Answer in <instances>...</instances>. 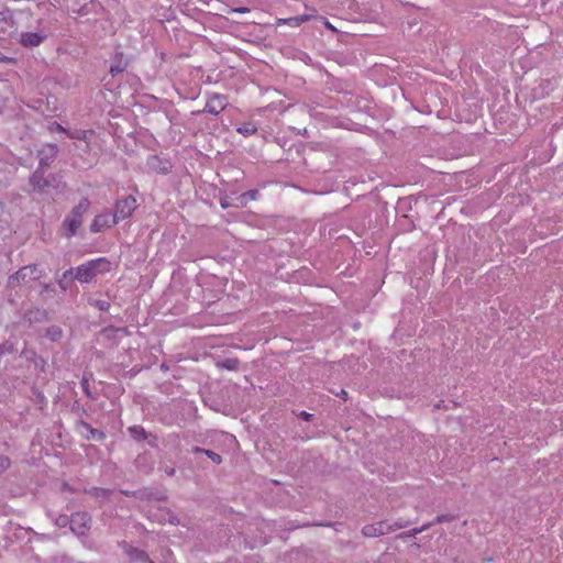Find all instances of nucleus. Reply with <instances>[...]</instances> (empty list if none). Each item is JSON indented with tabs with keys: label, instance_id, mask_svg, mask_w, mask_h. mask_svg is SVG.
<instances>
[{
	"label": "nucleus",
	"instance_id": "obj_19",
	"mask_svg": "<svg viewBox=\"0 0 563 563\" xmlns=\"http://www.w3.org/2000/svg\"><path fill=\"white\" fill-rule=\"evenodd\" d=\"M316 19L321 20L328 30L332 32H338L336 27L333 24H331L325 18L317 15Z\"/></svg>",
	"mask_w": 563,
	"mask_h": 563
},
{
	"label": "nucleus",
	"instance_id": "obj_23",
	"mask_svg": "<svg viewBox=\"0 0 563 563\" xmlns=\"http://www.w3.org/2000/svg\"><path fill=\"white\" fill-rule=\"evenodd\" d=\"M37 178H38V175H37V173H35V174L32 176L31 181H32V184H33L34 188H38V189H41V186H40V185H38V183H37Z\"/></svg>",
	"mask_w": 563,
	"mask_h": 563
},
{
	"label": "nucleus",
	"instance_id": "obj_8",
	"mask_svg": "<svg viewBox=\"0 0 563 563\" xmlns=\"http://www.w3.org/2000/svg\"><path fill=\"white\" fill-rule=\"evenodd\" d=\"M117 224V219L109 214H98L95 217L90 224V231L92 233H99L104 229H109Z\"/></svg>",
	"mask_w": 563,
	"mask_h": 563
},
{
	"label": "nucleus",
	"instance_id": "obj_4",
	"mask_svg": "<svg viewBox=\"0 0 563 563\" xmlns=\"http://www.w3.org/2000/svg\"><path fill=\"white\" fill-rule=\"evenodd\" d=\"M136 199L133 196H129L124 199L118 200L114 206L113 218L117 219V223L120 220L130 218L136 209Z\"/></svg>",
	"mask_w": 563,
	"mask_h": 563
},
{
	"label": "nucleus",
	"instance_id": "obj_27",
	"mask_svg": "<svg viewBox=\"0 0 563 563\" xmlns=\"http://www.w3.org/2000/svg\"><path fill=\"white\" fill-rule=\"evenodd\" d=\"M234 11L238 13H245V12H249V9L247 8H238V9H234Z\"/></svg>",
	"mask_w": 563,
	"mask_h": 563
},
{
	"label": "nucleus",
	"instance_id": "obj_30",
	"mask_svg": "<svg viewBox=\"0 0 563 563\" xmlns=\"http://www.w3.org/2000/svg\"><path fill=\"white\" fill-rule=\"evenodd\" d=\"M59 286L63 288V289H66V286L64 285L63 280L59 282Z\"/></svg>",
	"mask_w": 563,
	"mask_h": 563
},
{
	"label": "nucleus",
	"instance_id": "obj_5",
	"mask_svg": "<svg viewBox=\"0 0 563 563\" xmlns=\"http://www.w3.org/2000/svg\"><path fill=\"white\" fill-rule=\"evenodd\" d=\"M41 277V272L36 265L24 266L9 278V284L14 286L15 283H29Z\"/></svg>",
	"mask_w": 563,
	"mask_h": 563
},
{
	"label": "nucleus",
	"instance_id": "obj_2",
	"mask_svg": "<svg viewBox=\"0 0 563 563\" xmlns=\"http://www.w3.org/2000/svg\"><path fill=\"white\" fill-rule=\"evenodd\" d=\"M90 203L89 200L84 198L79 203L73 208L70 213L65 218L63 228L65 229V235L70 238L76 234L77 230L82 223V216L88 210Z\"/></svg>",
	"mask_w": 563,
	"mask_h": 563
},
{
	"label": "nucleus",
	"instance_id": "obj_15",
	"mask_svg": "<svg viewBox=\"0 0 563 563\" xmlns=\"http://www.w3.org/2000/svg\"><path fill=\"white\" fill-rule=\"evenodd\" d=\"M130 433L136 440H141L145 438V430L139 426H134L129 428Z\"/></svg>",
	"mask_w": 563,
	"mask_h": 563
},
{
	"label": "nucleus",
	"instance_id": "obj_25",
	"mask_svg": "<svg viewBox=\"0 0 563 563\" xmlns=\"http://www.w3.org/2000/svg\"><path fill=\"white\" fill-rule=\"evenodd\" d=\"M121 71H122V68H120L118 66H111V68H110V73L112 75H115V74L121 73Z\"/></svg>",
	"mask_w": 563,
	"mask_h": 563
},
{
	"label": "nucleus",
	"instance_id": "obj_16",
	"mask_svg": "<svg viewBox=\"0 0 563 563\" xmlns=\"http://www.w3.org/2000/svg\"><path fill=\"white\" fill-rule=\"evenodd\" d=\"M196 451L203 452L208 457H210L217 464H220L222 462L221 456L218 453L213 452V451H210V450H199V449H196Z\"/></svg>",
	"mask_w": 563,
	"mask_h": 563
},
{
	"label": "nucleus",
	"instance_id": "obj_1",
	"mask_svg": "<svg viewBox=\"0 0 563 563\" xmlns=\"http://www.w3.org/2000/svg\"><path fill=\"white\" fill-rule=\"evenodd\" d=\"M111 268L112 264L107 257L95 258L79 265L76 268L74 278L82 284H86L91 282L98 275L109 273Z\"/></svg>",
	"mask_w": 563,
	"mask_h": 563
},
{
	"label": "nucleus",
	"instance_id": "obj_12",
	"mask_svg": "<svg viewBox=\"0 0 563 563\" xmlns=\"http://www.w3.org/2000/svg\"><path fill=\"white\" fill-rule=\"evenodd\" d=\"M239 361L236 358H227L217 363L218 367L225 368L229 371L238 369Z\"/></svg>",
	"mask_w": 563,
	"mask_h": 563
},
{
	"label": "nucleus",
	"instance_id": "obj_6",
	"mask_svg": "<svg viewBox=\"0 0 563 563\" xmlns=\"http://www.w3.org/2000/svg\"><path fill=\"white\" fill-rule=\"evenodd\" d=\"M228 107V99L225 96L220 93H213L207 100L203 112L211 114H219Z\"/></svg>",
	"mask_w": 563,
	"mask_h": 563
},
{
	"label": "nucleus",
	"instance_id": "obj_32",
	"mask_svg": "<svg viewBox=\"0 0 563 563\" xmlns=\"http://www.w3.org/2000/svg\"><path fill=\"white\" fill-rule=\"evenodd\" d=\"M341 396H346V391L342 390Z\"/></svg>",
	"mask_w": 563,
	"mask_h": 563
},
{
	"label": "nucleus",
	"instance_id": "obj_17",
	"mask_svg": "<svg viewBox=\"0 0 563 563\" xmlns=\"http://www.w3.org/2000/svg\"><path fill=\"white\" fill-rule=\"evenodd\" d=\"M48 130L54 133V132H64V133H67V130L62 126L59 123L57 122H54L52 123L49 126H48Z\"/></svg>",
	"mask_w": 563,
	"mask_h": 563
},
{
	"label": "nucleus",
	"instance_id": "obj_13",
	"mask_svg": "<svg viewBox=\"0 0 563 563\" xmlns=\"http://www.w3.org/2000/svg\"><path fill=\"white\" fill-rule=\"evenodd\" d=\"M238 132L244 135H253L257 132V128L253 123H246L238 128Z\"/></svg>",
	"mask_w": 563,
	"mask_h": 563
},
{
	"label": "nucleus",
	"instance_id": "obj_29",
	"mask_svg": "<svg viewBox=\"0 0 563 563\" xmlns=\"http://www.w3.org/2000/svg\"><path fill=\"white\" fill-rule=\"evenodd\" d=\"M302 417H303L306 420H308V419H309V417H310V415H309V413H307V412H302Z\"/></svg>",
	"mask_w": 563,
	"mask_h": 563
},
{
	"label": "nucleus",
	"instance_id": "obj_21",
	"mask_svg": "<svg viewBox=\"0 0 563 563\" xmlns=\"http://www.w3.org/2000/svg\"><path fill=\"white\" fill-rule=\"evenodd\" d=\"M10 466V460L7 456L0 455V467L8 468Z\"/></svg>",
	"mask_w": 563,
	"mask_h": 563
},
{
	"label": "nucleus",
	"instance_id": "obj_26",
	"mask_svg": "<svg viewBox=\"0 0 563 563\" xmlns=\"http://www.w3.org/2000/svg\"><path fill=\"white\" fill-rule=\"evenodd\" d=\"M431 525H428V526H423L419 529H413L412 532L413 534H418V533H421L422 531L427 530L428 527H430Z\"/></svg>",
	"mask_w": 563,
	"mask_h": 563
},
{
	"label": "nucleus",
	"instance_id": "obj_20",
	"mask_svg": "<svg viewBox=\"0 0 563 563\" xmlns=\"http://www.w3.org/2000/svg\"><path fill=\"white\" fill-rule=\"evenodd\" d=\"M0 63H5V64H12V65H15L16 64V59L14 57H8L5 55H3L1 52H0Z\"/></svg>",
	"mask_w": 563,
	"mask_h": 563
},
{
	"label": "nucleus",
	"instance_id": "obj_28",
	"mask_svg": "<svg viewBox=\"0 0 563 563\" xmlns=\"http://www.w3.org/2000/svg\"><path fill=\"white\" fill-rule=\"evenodd\" d=\"M73 274V269H69L67 272L64 273V278H67L68 276H70Z\"/></svg>",
	"mask_w": 563,
	"mask_h": 563
},
{
	"label": "nucleus",
	"instance_id": "obj_3",
	"mask_svg": "<svg viewBox=\"0 0 563 563\" xmlns=\"http://www.w3.org/2000/svg\"><path fill=\"white\" fill-rule=\"evenodd\" d=\"M406 527L404 522L389 523L388 521L382 520L372 525H366L362 529V534L366 538H376L387 534L391 531L398 530Z\"/></svg>",
	"mask_w": 563,
	"mask_h": 563
},
{
	"label": "nucleus",
	"instance_id": "obj_31",
	"mask_svg": "<svg viewBox=\"0 0 563 563\" xmlns=\"http://www.w3.org/2000/svg\"><path fill=\"white\" fill-rule=\"evenodd\" d=\"M493 560V558H486L485 561L486 562H490Z\"/></svg>",
	"mask_w": 563,
	"mask_h": 563
},
{
	"label": "nucleus",
	"instance_id": "obj_9",
	"mask_svg": "<svg viewBox=\"0 0 563 563\" xmlns=\"http://www.w3.org/2000/svg\"><path fill=\"white\" fill-rule=\"evenodd\" d=\"M310 11L311 12L307 13V14H301V15L286 18V19H277V24L278 25L284 24V25H288L291 27H298L302 23L308 22L310 20H314L317 18L316 10L311 9Z\"/></svg>",
	"mask_w": 563,
	"mask_h": 563
},
{
	"label": "nucleus",
	"instance_id": "obj_18",
	"mask_svg": "<svg viewBox=\"0 0 563 563\" xmlns=\"http://www.w3.org/2000/svg\"><path fill=\"white\" fill-rule=\"evenodd\" d=\"M89 493H91L96 497H106L109 495V490L103 489V488H93Z\"/></svg>",
	"mask_w": 563,
	"mask_h": 563
},
{
	"label": "nucleus",
	"instance_id": "obj_7",
	"mask_svg": "<svg viewBox=\"0 0 563 563\" xmlns=\"http://www.w3.org/2000/svg\"><path fill=\"white\" fill-rule=\"evenodd\" d=\"M90 517L87 512H76L70 518V529L77 536H84L89 529Z\"/></svg>",
	"mask_w": 563,
	"mask_h": 563
},
{
	"label": "nucleus",
	"instance_id": "obj_11",
	"mask_svg": "<svg viewBox=\"0 0 563 563\" xmlns=\"http://www.w3.org/2000/svg\"><path fill=\"white\" fill-rule=\"evenodd\" d=\"M126 553L132 562L153 563L144 551L126 545Z\"/></svg>",
	"mask_w": 563,
	"mask_h": 563
},
{
	"label": "nucleus",
	"instance_id": "obj_14",
	"mask_svg": "<svg viewBox=\"0 0 563 563\" xmlns=\"http://www.w3.org/2000/svg\"><path fill=\"white\" fill-rule=\"evenodd\" d=\"M257 195H258V191L256 189L249 190V191L242 194L240 197L241 203L244 206L247 203V201L255 200L257 198Z\"/></svg>",
	"mask_w": 563,
	"mask_h": 563
},
{
	"label": "nucleus",
	"instance_id": "obj_22",
	"mask_svg": "<svg viewBox=\"0 0 563 563\" xmlns=\"http://www.w3.org/2000/svg\"><path fill=\"white\" fill-rule=\"evenodd\" d=\"M450 520L448 518V516L445 515H440V516H437V518L434 519V522L433 523H441V522H444V521H448Z\"/></svg>",
	"mask_w": 563,
	"mask_h": 563
},
{
	"label": "nucleus",
	"instance_id": "obj_10",
	"mask_svg": "<svg viewBox=\"0 0 563 563\" xmlns=\"http://www.w3.org/2000/svg\"><path fill=\"white\" fill-rule=\"evenodd\" d=\"M45 38V35L37 32H25L21 34L20 43L25 47L38 46Z\"/></svg>",
	"mask_w": 563,
	"mask_h": 563
},
{
	"label": "nucleus",
	"instance_id": "obj_24",
	"mask_svg": "<svg viewBox=\"0 0 563 563\" xmlns=\"http://www.w3.org/2000/svg\"><path fill=\"white\" fill-rule=\"evenodd\" d=\"M48 151L52 157H54L57 154V146L56 145H48Z\"/></svg>",
	"mask_w": 563,
	"mask_h": 563
}]
</instances>
